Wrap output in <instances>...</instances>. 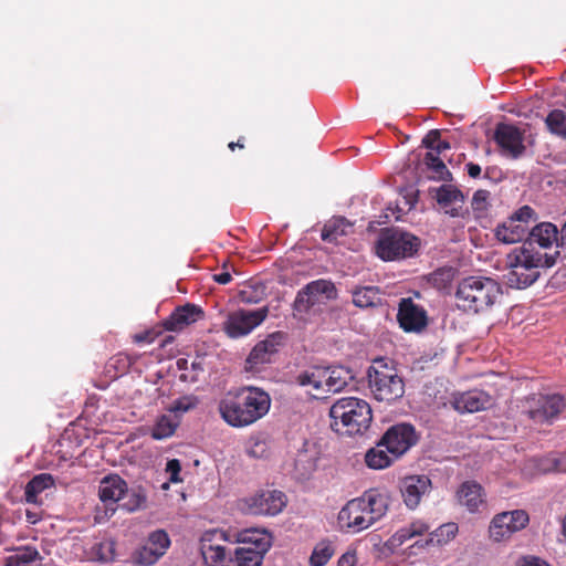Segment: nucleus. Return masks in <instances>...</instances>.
Wrapping results in <instances>:
<instances>
[{"label":"nucleus","mask_w":566,"mask_h":566,"mask_svg":"<svg viewBox=\"0 0 566 566\" xmlns=\"http://www.w3.org/2000/svg\"><path fill=\"white\" fill-rule=\"evenodd\" d=\"M271 398L263 389L245 386L227 391L218 403L222 420L233 428H244L263 418L270 410Z\"/></svg>","instance_id":"obj_1"},{"label":"nucleus","mask_w":566,"mask_h":566,"mask_svg":"<svg viewBox=\"0 0 566 566\" xmlns=\"http://www.w3.org/2000/svg\"><path fill=\"white\" fill-rule=\"evenodd\" d=\"M390 497L386 491L370 489L361 496L348 501L338 513L337 522L345 533L357 534L369 528L384 517L389 507Z\"/></svg>","instance_id":"obj_2"},{"label":"nucleus","mask_w":566,"mask_h":566,"mask_svg":"<svg viewBox=\"0 0 566 566\" xmlns=\"http://www.w3.org/2000/svg\"><path fill=\"white\" fill-rule=\"evenodd\" d=\"M558 251L542 252L531 243H523L506 256V283L513 289H526L539 276V269L555 264Z\"/></svg>","instance_id":"obj_3"},{"label":"nucleus","mask_w":566,"mask_h":566,"mask_svg":"<svg viewBox=\"0 0 566 566\" xmlns=\"http://www.w3.org/2000/svg\"><path fill=\"white\" fill-rule=\"evenodd\" d=\"M501 295V285L494 279L472 275L458 283L455 306L462 312L476 314L493 306Z\"/></svg>","instance_id":"obj_4"},{"label":"nucleus","mask_w":566,"mask_h":566,"mask_svg":"<svg viewBox=\"0 0 566 566\" xmlns=\"http://www.w3.org/2000/svg\"><path fill=\"white\" fill-rule=\"evenodd\" d=\"M331 428L345 436L363 433L370 424L371 408L369 403L357 397L337 399L329 409Z\"/></svg>","instance_id":"obj_5"},{"label":"nucleus","mask_w":566,"mask_h":566,"mask_svg":"<svg viewBox=\"0 0 566 566\" xmlns=\"http://www.w3.org/2000/svg\"><path fill=\"white\" fill-rule=\"evenodd\" d=\"M352 380L350 370L343 366L311 367L296 376V382L307 388V392L314 398L327 392H338Z\"/></svg>","instance_id":"obj_6"},{"label":"nucleus","mask_w":566,"mask_h":566,"mask_svg":"<svg viewBox=\"0 0 566 566\" xmlns=\"http://www.w3.org/2000/svg\"><path fill=\"white\" fill-rule=\"evenodd\" d=\"M367 376L369 389L378 401L391 402L402 397L403 380L385 359H376L368 368Z\"/></svg>","instance_id":"obj_7"},{"label":"nucleus","mask_w":566,"mask_h":566,"mask_svg":"<svg viewBox=\"0 0 566 566\" xmlns=\"http://www.w3.org/2000/svg\"><path fill=\"white\" fill-rule=\"evenodd\" d=\"M420 247L416 235L398 228L380 231L375 244V252L384 261H398L413 256Z\"/></svg>","instance_id":"obj_8"},{"label":"nucleus","mask_w":566,"mask_h":566,"mask_svg":"<svg viewBox=\"0 0 566 566\" xmlns=\"http://www.w3.org/2000/svg\"><path fill=\"white\" fill-rule=\"evenodd\" d=\"M231 531L213 528L200 538V552L206 566H233L231 552L222 543H231Z\"/></svg>","instance_id":"obj_9"},{"label":"nucleus","mask_w":566,"mask_h":566,"mask_svg":"<svg viewBox=\"0 0 566 566\" xmlns=\"http://www.w3.org/2000/svg\"><path fill=\"white\" fill-rule=\"evenodd\" d=\"M266 306L256 310H238L228 314L223 322V331L228 337L238 339L248 336L268 317Z\"/></svg>","instance_id":"obj_10"},{"label":"nucleus","mask_w":566,"mask_h":566,"mask_svg":"<svg viewBox=\"0 0 566 566\" xmlns=\"http://www.w3.org/2000/svg\"><path fill=\"white\" fill-rule=\"evenodd\" d=\"M494 140L500 147V153L503 157L518 159L526 151L524 132L512 124H497L494 130Z\"/></svg>","instance_id":"obj_11"},{"label":"nucleus","mask_w":566,"mask_h":566,"mask_svg":"<svg viewBox=\"0 0 566 566\" xmlns=\"http://www.w3.org/2000/svg\"><path fill=\"white\" fill-rule=\"evenodd\" d=\"M286 505V496L277 490H263L244 499V511L252 515H276Z\"/></svg>","instance_id":"obj_12"},{"label":"nucleus","mask_w":566,"mask_h":566,"mask_svg":"<svg viewBox=\"0 0 566 566\" xmlns=\"http://www.w3.org/2000/svg\"><path fill=\"white\" fill-rule=\"evenodd\" d=\"M337 291L333 282L327 280H316L308 283L296 295L294 306L298 312H305L315 304L325 300H334Z\"/></svg>","instance_id":"obj_13"},{"label":"nucleus","mask_w":566,"mask_h":566,"mask_svg":"<svg viewBox=\"0 0 566 566\" xmlns=\"http://www.w3.org/2000/svg\"><path fill=\"white\" fill-rule=\"evenodd\" d=\"M416 442L417 434L415 428L408 423H398L386 431L381 438L380 447H385L394 458H399Z\"/></svg>","instance_id":"obj_14"},{"label":"nucleus","mask_w":566,"mask_h":566,"mask_svg":"<svg viewBox=\"0 0 566 566\" xmlns=\"http://www.w3.org/2000/svg\"><path fill=\"white\" fill-rule=\"evenodd\" d=\"M528 523V515L523 510H514L496 514L490 525V536L496 541H503L513 533L521 531Z\"/></svg>","instance_id":"obj_15"},{"label":"nucleus","mask_w":566,"mask_h":566,"mask_svg":"<svg viewBox=\"0 0 566 566\" xmlns=\"http://www.w3.org/2000/svg\"><path fill=\"white\" fill-rule=\"evenodd\" d=\"M170 539L168 534L158 530L149 534L145 544L133 554L134 563L142 566L154 565L168 549Z\"/></svg>","instance_id":"obj_16"},{"label":"nucleus","mask_w":566,"mask_h":566,"mask_svg":"<svg viewBox=\"0 0 566 566\" xmlns=\"http://www.w3.org/2000/svg\"><path fill=\"white\" fill-rule=\"evenodd\" d=\"M284 336L281 333H273L265 339L259 342L245 359V371L259 373L261 367L272 361L283 342Z\"/></svg>","instance_id":"obj_17"},{"label":"nucleus","mask_w":566,"mask_h":566,"mask_svg":"<svg viewBox=\"0 0 566 566\" xmlns=\"http://www.w3.org/2000/svg\"><path fill=\"white\" fill-rule=\"evenodd\" d=\"M319 449L316 443L304 441L293 459L290 473L295 480H308L317 469Z\"/></svg>","instance_id":"obj_18"},{"label":"nucleus","mask_w":566,"mask_h":566,"mask_svg":"<svg viewBox=\"0 0 566 566\" xmlns=\"http://www.w3.org/2000/svg\"><path fill=\"white\" fill-rule=\"evenodd\" d=\"M397 318L405 332H420L428 323L424 308L416 304L410 297L400 300Z\"/></svg>","instance_id":"obj_19"},{"label":"nucleus","mask_w":566,"mask_h":566,"mask_svg":"<svg viewBox=\"0 0 566 566\" xmlns=\"http://www.w3.org/2000/svg\"><path fill=\"white\" fill-rule=\"evenodd\" d=\"M564 406V399L558 395L541 396L534 400L527 413L535 423H552Z\"/></svg>","instance_id":"obj_20"},{"label":"nucleus","mask_w":566,"mask_h":566,"mask_svg":"<svg viewBox=\"0 0 566 566\" xmlns=\"http://www.w3.org/2000/svg\"><path fill=\"white\" fill-rule=\"evenodd\" d=\"M431 489V480L427 475H409L401 480L400 492L406 506L415 510L423 495Z\"/></svg>","instance_id":"obj_21"},{"label":"nucleus","mask_w":566,"mask_h":566,"mask_svg":"<svg viewBox=\"0 0 566 566\" xmlns=\"http://www.w3.org/2000/svg\"><path fill=\"white\" fill-rule=\"evenodd\" d=\"M451 403L459 412L473 413L490 408L493 398L483 390L474 389L453 395Z\"/></svg>","instance_id":"obj_22"},{"label":"nucleus","mask_w":566,"mask_h":566,"mask_svg":"<svg viewBox=\"0 0 566 566\" xmlns=\"http://www.w3.org/2000/svg\"><path fill=\"white\" fill-rule=\"evenodd\" d=\"M127 492V483L117 474L105 476L98 486L99 499L105 506L106 513L116 511L115 504L123 499Z\"/></svg>","instance_id":"obj_23"},{"label":"nucleus","mask_w":566,"mask_h":566,"mask_svg":"<svg viewBox=\"0 0 566 566\" xmlns=\"http://www.w3.org/2000/svg\"><path fill=\"white\" fill-rule=\"evenodd\" d=\"M438 205L451 217H458L464 202L463 193L454 185H442L430 189Z\"/></svg>","instance_id":"obj_24"},{"label":"nucleus","mask_w":566,"mask_h":566,"mask_svg":"<svg viewBox=\"0 0 566 566\" xmlns=\"http://www.w3.org/2000/svg\"><path fill=\"white\" fill-rule=\"evenodd\" d=\"M560 230L551 222H542L532 230H528L530 240L525 243H531L533 247H536L538 250H549L553 247H558Z\"/></svg>","instance_id":"obj_25"},{"label":"nucleus","mask_w":566,"mask_h":566,"mask_svg":"<svg viewBox=\"0 0 566 566\" xmlns=\"http://www.w3.org/2000/svg\"><path fill=\"white\" fill-rule=\"evenodd\" d=\"M457 500L461 506L474 513L485 504V494L482 486L474 481L463 482L457 491Z\"/></svg>","instance_id":"obj_26"},{"label":"nucleus","mask_w":566,"mask_h":566,"mask_svg":"<svg viewBox=\"0 0 566 566\" xmlns=\"http://www.w3.org/2000/svg\"><path fill=\"white\" fill-rule=\"evenodd\" d=\"M231 543L252 546V549L268 552L271 547V535L266 531L244 530L242 532H231Z\"/></svg>","instance_id":"obj_27"},{"label":"nucleus","mask_w":566,"mask_h":566,"mask_svg":"<svg viewBox=\"0 0 566 566\" xmlns=\"http://www.w3.org/2000/svg\"><path fill=\"white\" fill-rule=\"evenodd\" d=\"M526 234H528V226L518 223L511 217L495 229L496 239L505 244L516 243Z\"/></svg>","instance_id":"obj_28"},{"label":"nucleus","mask_w":566,"mask_h":566,"mask_svg":"<svg viewBox=\"0 0 566 566\" xmlns=\"http://www.w3.org/2000/svg\"><path fill=\"white\" fill-rule=\"evenodd\" d=\"M202 316V311L199 306L187 304L178 307L169 317L166 326L170 331H179L185 326L197 322Z\"/></svg>","instance_id":"obj_29"},{"label":"nucleus","mask_w":566,"mask_h":566,"mask_svg":"<svg viewBox=\"0 0 566 566\" xmlns=\"http://www.w3.org/2000/svg\"><path fill=\"white\" fill-rule=\"evenodd\" d=\"M459 527L455 523H446L429 534L424 541H417L415 545L424 548L429 545H446L450 543L457 535Z\"/></svg>","instance_id":"obj_30"},{"label":"nucleus","mask_w":566,"mask_h":566,"mask_svg":"<svg viewBox=\"0 0 566 566\" xmlns=\"http://www.w3.org/2000/svg\"><path fill=\"white\" fill-rule=\"evenodd\" d=\"M429 531V525L421 521L416 520L410 524L399 528L390 538V543L394 546H400L409 539L421 536Z\"/></svg>","instance_id":"obj_31"},{"label":"nucleus","mask_w":566,"mask_h":566,"mask_svg":"<svg viewBox=\"0 0 566 566\" xmlns=\"http://www.w3.org/2000/svg\"><path fill=\"white\" fill-rule=\"evenodd\" d=\"M40 558V554L35 547L20 546L11 549V554L4 557V566H28Z\"/></svg>","instance_id":"obj_32"},{"label":"nucleus","mask_w":566,"mask_h":566,"mask_svg":"<svg viewBox=\"0 0 566 566\" xmlns=\"http://www.w3.org/2000/svg\"><path fill=\"white\" fill-rule=\"evenodd\" d=\"M54 484V479L51 474L41 473L35 475L27 485L24 490V497L28 503H38V495L44 490Z\"/></svg>","instance_id":"obj_33"},{"label":"nucleus","mask_w":566,"mask_h":566,"mask_svg":"<svg viewBox=\"0 0 566 566\" xmlns=\"http://www.w3.org/2000/svg\"><path fill=\"white\" fill-rule=\"evenodd\" d=\"M352 223L343 217H335L325 223L322 239L327 242L336 241L338 237L346 235Z\"/></svg>","instance_id":"obj_34"},{"label":"nucleus","mask_w":566,"mask_h":566,"mask_svg":"<svg viewBox=\"0 0 566 566\" xmlns=\"http://www.w3.org/2000/svg\"><path fill=\"white\" fill-rule=\"evenodd\" d=\"M423 163L429 172V178L433 180H449L451 178V172L440 157L433 151H428L426 154Z\"/></svg>","instance_id":"obj_35"},{"label":"nucleus","mask_w":566,"mask_h":566,"mask_svg":"<svg viewBox=\"0 0 566 566\" xmlns=\"http://www.w3.org/2000/svg\"><path fill=\"white\" fill-rule=\"evenodd\" d=\"M396 459L397 458H394L385 447H380V442L376 448L370 449L365 457L366 464L375 470H381L389 467Z\"/></svg>","instance_id":"obj_36"},{"label":"nucleus","mask_w":566,"mask_h":566,"mask_svg":"<svg viewBox=\"0 0 566 566\" xmlns=\"http://www.w3.org/2000/svg\"><path fill=\"white\" fill-rule=\"evenodd\" d=\"M265 553L252 549V546L238 547L234 551L233 564L237 566H261Z\"/></svg>","instance_id":"obj_37"},{"label":"nucleus","mask_w":566,"mask_h":566,"mask_svg":"<svg viewBox=\"0 0 566 566\" xmlns=\"http://www.w3.org/2000/svg\"><path fill=\"white\" fill-rule=\"evenodd\" d=\"M91 558L101 563H108L115 558V542L104 538L91 547Z\"/></svg>","instance_id":"obj_38"},{"label":"nucleus","mask_w":566,"mask_h":566,"mask_svg":"<svg viewBox=\"0 0 566 566\" xmlns=\"http://www.w3.org/2000/svg\"><path fill=\"white\" fill-rule=\"evenodd\" d=\"M178 426V421L174 420L169 415H163L156 421L151 437L156 440H163L171 437Z\"/></svg>","instance_id":"obj_39"},{"label":"nucleus","mask_w":566,"mask_h":566,"mask_svg":"<svg viewBox=\"0 0 566 566\" xmlns=\"http://www.w3.org/2000/svg\"><path fill=\"white\" fill-rule=\"evenodd\" d=\"M377 301L378 289L375 286H363L353 292V303L358 307L374 306Z\"/></svg>","instance_id":"obj_40"},{"label":"nucleus","mask_w":566,"mask_h":566,"mask_svg":"<svg viewBox=\"0 0 566 566\" xmlns=\"http://www.w3.org/2000/svg\"><path fill=\"white\" fill-rule=\"evenodd\" d=\"M545 124L552 134L566 138V113L564 111H552L547 115Z\"/></svg>","instance_id":"obj_41"},{"label":"nucleus","mask_w":566,"mask_h":566,"mask_svg":"<svg viewBox=\"0 0 566 566\" xmlns=\"http://www.w3.org/2000/svg\"><path fill=\"white\" fill-rule=\"evenodd\" d=\"M334 554V548L329 542L318 543L310 557L312 566H324L328 563Z\"/></svg>","instance_id":"obj_42"},{"label":"nucleus","mask_w":566,"mask_h":566,"mask_svg":"<svg viewBox=\"0 0 566 566\" xmlns=\"http://www.w3.org/2000/svg\"><path fill=\"white\" fill-rule=\"evenodd\" d=\"M199 403V400L197 397L195 396H184V397H180L176 400H174L168 410L172 413H175V416H180V415H184L185 412H188L189 410L193 409L197 407V405Z\"/></svg>","instance_id":"obj_43"},{"label":"nucleus","mask_w":566,"mask_h":566,"mask_svg":"<svg viewBox=\"0 0 566 566\" xmlns=\"http://www.w3.org/2000/svg\"><path fill=\"white\" fill-rule=\"evenodd\" d=\"M247 453L251 458L261 459L268 454V444L261 439H250L247 444Z\"/></svg>","instance_id":"obj_44"},{"label":"nucleus","mask_w":566,"mask_h":566,"mask_svg":"<svg viewBox=\"0 0 566 566\" xmlns=\"http://www.w3.org/2000/svg\"><path fill=\"white\" fill-rule=\"evenodd\" d=\"M452 279V271L447 269H440L434 271L430 277V283L439 290H442L448 286Z\"/></svg>","instance_id":"obj_45"},{"label":"nucleus","mask_w":566,"mask_h":566,"mask_svg":"<svg viewBox=\"0 0 566 566\" xmlns=\"http://www.w3.org/2000/svg\"><path fill=\"white\" fill-rule=\"evenodd\" d=\"M536 213L530 206H523L516 210L511 218L518 223L528 224L530 221L535 220Z\"/></svg>","instance_id":"obj_46"},{"label":"nucleus","mask_w":566,"mask_h":566,"mask_svg":"<svg viewBox=\"0 0 566 566\" xmlns=\"http://www.w3.org/2000/svg\"><path fill=\"white\" fill-rule=\"evenodd\" d=\"M181 464L178 459H171L166 464V472L169 475L168 480L171 483H178L181 481L180 478Z\"/></svg>","instance_id":"obj_47"},{"label":"nucleus","mask_w":566,"mask_h":566,"mask_svg":"<svg viewBox=\"0 0 566 566\" xmlns=\"http://www.w3.org/2000/svg\"><path fill=\"white\" fill-rule=\"evenodd\" d=\"M490 192L486 190H478L474 192L472 198V208L476 211H484L488 206Z\"/></svg>","instance_id":"obj_48"},{"label":"nucleus","mask_w":566,"mask_h":566,"mask_svg":"<svg viewBox=\"0 0 566 566\" xmlns=\"http://www.w3.org/2000/svg\"><path fill=\"white\" fill-rule=\"evenodd\" d=\"M357 563L356 551L348 549L338 559V566H355Z\"/></svg>","instance_id":"obj_49"},{"label":"nucleus","mask_w":566,"mask_h":566,"mask_svg":"<svg viewBox=\"0 0 566 566\" xmlns=\"http://www.w3.org/2000/svg\"><path fill=\"white\" fill-rule=\"evenodd\" d=\"M439 139H440V133L438 130H431L426 135V137L422 140V144L427 148H429L430 151H433Z\"/></svg>","instance_id":"obj_50"},{"label":"nucleus","mask_w":566,"mask_h":566,"mask_svg":"<svg viewBox=\"0 0 566 566\" xmlns=\"http://www.w3.org/2000/svg\"><path fill=\"white\" fill-rule=\"evenodd\" d=\"M241 301L247 304H254L259 303L261 300V295H256L254 291L251 290H243L240 293Z\"/></svg>","instance_id":"obj_51"},{"label":"nucleus","mask_w":566,"mask_h":566,"mask_svg":"<svg viewBox=\"0 0 566 566\" xmlns=\"http://www.w3.org/2000/svg\"><path fill=\"white\" fill-rule=\"evenodd\" d=\"M518 566H549L544 560L536 557H524L520 560Z\"/></svg>","instance_id":"obj_52"},{"label":"nucleus","mask_w":566,"mask_h":566,"mask_svg":"<svg viewBox=\"0 0 566 566\" xmlns=\"http://www.w3.org/2000/svg\"><path fill=\"white\" fill-rule=\"evenodd\" d=\"M212 279H213L214 282H217V283H219L221 285H226V284L231 282L232 276H231L230 272L223 271L221 273L213 274Z\"/></svg>","instance_id":"obj_53"},{"label":"nucleus","mask_w":566,"mask_h":566,"mask_svg":"<svg viewBox=\"0 0 566 566\" xmlns=\"http://www.w3.org/2000/svg\"><path fill=\"white\" fill-rule=\"evenodd\" d=\"M467 172L471 178H478L481 175V167L474 163H468L465 165Z\"/></svg>","instance_id":"obj_54"},{"label":"nucleus","mask_w":566,"mask_h":566,"mask_svg":"<svg viewBox=\"0 0 566 566\" xmlns=\"http://www.w3.org/2000/svg\"><path fill=\"white\" fill-rule=\"evenodd\" d=\"M558 247L566 252V222L560 228Z\"/></svg>","instance_id":"obj_55"},{"label":"nucleus","mask_w":566,"mask_h":566,"mask_svg":"<svg viewBox=\"0 0 566 566\" xmlns=\"http://www.w3.org/2000/svg\"><path fill=\"white\" fill-rule=\"evenodd\" d=\"M25 518H27L28 523L35 524V523H38L40 521V515L36 512H32V511L28 510L25 512Z\"/></svg>","instance_id":"obj_56"},{"label":"nucleus","mask_w":566,"mask_h":566,"mask_svg":"<svg viewBox=\"0 0 566 566\" xmlns=\"http://www.w3.org/2000/svg\"><path fill=\"white\" fill-rule=\"evenodd\" d=\"M449 148H450V144L448 142L439 139L433 153L439 156L443 150L449 149Z\"/></svg>","instance_id":"obj_57"},{"label":"nucleus","mask_w":566,"mask_h":566,"mask_svg":"<svg viewBox=\"0 0 566 566\" xmlns=\"http://www.w3.org/2000/svg\"><path fill=\"white\" fill-rule=\"evenodd\" d=\"M149 335L150 333L146 332V333H140V334H136L134 336V339L136 343H143V342H147L148 338H149Z\"/></svg>","instance_id":"obj_58"},{"label":"nucleus","mask_w":566,"mask_h":566,"mask_svg":"<svg viewBox=\"0 0 566 566\" xmlns=\"http://www.w3.org/2000/svg\"><path fill=\"white\" fill-rule=\"evenodd\" d=\"M235 147L243 148V145H242V144H240V142H239V140H238L237 143H233V142H232V143H230V144H229V148H230L231 150H233Z\"/></svg>","instance_id":"obj_59"}]
</instances>
